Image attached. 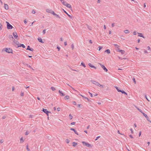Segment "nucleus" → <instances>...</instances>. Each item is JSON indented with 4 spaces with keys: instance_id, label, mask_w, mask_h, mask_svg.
I'll return each instance as SVG.
<instances>
[{
    "instance_id": "f257e3e1",
    "label": "nucleus",
    "mask_w": 151,
    "mask_h": 151,
    "mask_svg": "<svg viewBox=\"0 0 151 151\" xmlns=\"http://www.w3.org/2000/svg\"><path fill=\"white\" fill-rule=\"evenodd\" d=\"M91 82L93 84H95V85L99 86V87H101V88H103V86L102 85H101L99 84V83L96 82V81H95L93 80H91Z\"/></svg>"
},
{
    "instance_id": "f03ea898",
    "label": "nucleus",
    "mask_w": 151,
    "mask_h": 151,
    "mask_svg": "<svg viewBox=\"0 0 151 151\" xmlns=\"http://www.w3.org/2000/svg\"><path fill=\"white\" fill-rule=\"evenodd\" d=\"M82 143L83 145H86L88 147H93V145H91L88 143L86 142H85L83 141L82 142Z\"/></svg>"
},
{
    "instance_id": "7ed1b4c3",
    "label": "nucleus",
    "mask_w": 151,
    "mask_h": 151,
    "mask_svg": "<svg viewBox=\"0 0 151 151\" xmlns=\"http://www.w3.org/2000/svg\"><path fill=\"white\" fill-rule=\"evenodd\" d=\"M4 50L7 52L8 53H12V49L9 48H6L4 49Z\"/></svg>"
},
{
    "instance_id": "20e7f679",
    "label": "nucleus",
    "mask_w": 151,
    "mask_h": 151,
    "mask_svg": "<svg viewBox=\"0 0 151 151\" xmlns=\"http://www.w3.org/2000/svg\"><path fill=\"white\" fill-rule=\"evenodd\" d=\"M63 5L66 6V7H67L68 8H72L71 5L70 4H68L66 1H63Z\"/></svg>"
},
{
    "instance_id": "39448f33",
    "label": "nucleus",
    "mask_w": 151,
    "mask_h": 151,
    "mask_svg": "<svg viewBox=\"0 0 151 151\" xmlns=\"http://www.w3.org/2000/svg\"><path fill=\"white\" fill-rule=\"evenodd\" d=\"M6 22L7 24V28L8 29H12L13 28V26L8 22Z\"/></svg>"
},
{
    "instance_id": "423d86ee",
    "label": "nucleus",
    "mask_w": 151,
    "mask_h": 151,
    "mask_svg": "<svg viewBox=\"0 0 151 151\" xmlns=\"http://www.w3.org/2000/svg\"><path fill=\"white\" fill-rule=\"evenodd\" d=\"M13 36H14V38L16 39L17 40L18 39V36L17 33L16 32H14L13 33Z\"/></svg>"
},
{
    "instance_id": "0eeeda50",
    "label": "nucleus",
    "mask_w": 151,
    "mask_h": 151,
    "mask_svg": "<svg viewBox=\"0 0 151 151\" xmlns=\"http://www.w3.org/2000/svg\"><path fill=\"white\" fill-rule=\"evenodd\" d=\"M42 111H43L45 113V114L46 113H51V112L49 111L46 109H45L44 108H43L42 110Z\"/></svg>"
},
{
    "instance_id": "6e6552de",
    "label": "nucleus",
    "mask_w": 151,
    "mask_h": 151,
    "mask_svg": "<svg viewBox=\"0 0 151 151\" xmlns=\"http://www.w3.org/2000/svg\"><path fill=\"white\" fill-rule=\"evenodd\" d=\"M117 51L118 52H121V53L122 54H124L125 52V51L124 50H120L119 49Z\"/></svg>"
},
{
    "instance_id": "1a4fd4ad",
    "label": "nucleus",
    "mask_w": 151,
    "mask_h": 151,
    "mask_svg": "<svg viewBox=\"0 0 151 151\" xmlns=\"http://www.w3.org/2000/svg\"><path fill=\"white\" fill-rule=\"evenodd\" d=\"M22 47L23 48H25V46L23 44H20L19 46H18L17 47Z\"/></svg>"
},
{
    "instance_id": "9d476101",
    "label": "nucleus",
    "mask_w": 151,
    "mask_h": 151,
    "mask_svg": "<svg viewBox=\"0 0 151 151\" xmlns=\"http://www.w3.org/2000/svg\"><path fill=\"white\" fill-rule=\"evenodd\" d=\"M88 65L91 67V68H96V67L95 66H94V65H92V64L90 63H89L88 64Z\"/></svg>"
},
{
    "instance_id": "9b49d317",
    "label": "nucleus",
    "mask_w": 151,
    "mask_h": 151,
    "mask_svg": "<svg viewBox=\"0 0 151 151\" xmlns=\"http://www.w3.org/2000/svg\"><path fill=\"white\" fill-rule=\"evenodd\" d=\"M63 11H64V12L68 15V16L70 18H72V16L69 14L65 10H64V9H63Z\"/></svg>"
},
{
    "instance_id": "f8f14e48",
    "label": "nucleus",
    "mask_w": 151,
    "mask_h": 151,
    "mask_svg": "<svg viewBox=\"0 0 151 151\" xmlns=\"http://www.w3.org/2000/svg\"><path fill=\"white\" fill-rule=\"evenodd\" d=\"M4 8L6 9H9L8 5L7 4H4Z\"/></svg>"
},
{
    "instance_id": "ddd939ff",
    "label": "nucleus",
    "mask_w": 151,
    "mask_h": 151,
    "mask_svg": "<svg viewBox=\"0 0 151 151\" xmlns=\"http://www.w3.org/2000/svg\"><path fill=\"white\" fill-rule=\"evenodd\" d=\"M137 34H138V36L142 37L143 38H144L142 33L138 32Z\"/></svg>"
},
{
    "instance_id": "4468645a",
    "label": "nucleus",
    "mask_w": 151,
    "mask_h": 151,
    "mask_svg": "<svg viewBox=\"0 0 151 151\" xmlns=\"http://www.w3.org/2000/svg\"><path fill=\"white\" fill-rule=\"evenodd\" d=\"M79 94L82 97L84 98L85 99H87L88 101H90V100L88 98L85 97L84 96H83V95H81V94Z\"/></svg>"
},
{
    "instance_id": "2eb2a0df",
    "label": "nucleus",
    "mask_w": 151,
    "mask_h": 151,
    "mask_svg": "<svg viewBox=\"0 0 151 151\" xmlns=\"http://www.w3.org/2000/svg\"><path fill=\"white\" fill-rule=\"evenodd\" d=\"M37 39H38V41L39 42H40L42 43H44V42H43V41H42V39L41 38H40V37L38 38Z\"/></svg>"
},
{
    "instance_id": "dca6fc26",
    "label": "nucleus",
    "mask_w": 151,
    "mask_h": 151,
    "mask_svg": "<svg viewBox=\"0 0 151 151\" xmlns=\"http://www.w3.org/2000/svg\"><path fill=\"white\" fill-rule=\"evenodd\" d=\"M59 93L60 94L61 96H64L65 95V94L63 93L60 90L59 91Z\"/></svg>"
},
{
    "instance_id": "f3484780",
    "label": "nucleus",
    "mask_w": 151,
    "mask_h": 151,
    "mask_svg": "<svg viewBox=\"0 0 151 151\" xmlns=\"http://www.w3.org/2000/svg\"><path fill=\"white\" fill-rule=\"evenodd\" d=\"M52 11V10L51 9H46V12L49 13L51 14V12Z\"/></svg>"
},
{
    "instance_id": "a211bd4d",
    "label": "nucleus",
    "mask_w": 151,
    "mask_h": 151,
    "mask_svg": "<svg viewBox=\"0 0 151 151\" xmlns=\"http://www.w3.org/2000/svg\"><path fill=\"white\" fill-rule=\"evenodd\" d=\"M124 32L126 34L129 33V31L127 29L125 30H124Z\"/></svg>"
},
{
    "instance_id": "6ab92c4d",
    "label": "nucleus",
    "mask_w": 151,
    "mask_h": 151,
    "mask_svg": "<svg viewBox=\"0 0 151 151\" xmlns=\"http://www.w3.org/2000/svg\"><path fill=\"white\" fill-rule=\"evenodd\" d=\"M64 99L65 100L68 99H69V96H66L64 97Z\"/></svg>"
},
{
    "instance_id": "aec40b11",
    "label": "nucleus",
    "mask_w": 151,
    "mask_h": 151,
    "mask_svg": "<svg viewBox=\"0 0 151 151\" xmlns=\"http://www.w3.org/2000/svg\"><path fill=\"white\" fill-rule=\"evenodd\" d=\"M105 52L108 54H109L110 53V51L109 49H107L105 50Z\"/></svg>"
},
{
    "instance_id": "412c9836",
    "label": "nucleus",
    "mask_w": 151,
    "mask_h": 151,
    "mask_svg": "<svg viewBox=\"0 0 151 151\" xmlns=\"http://www.w3.org/2000/svg\"><path fill=\"white\" fill-rule=\"evenodd\" d=\"M120 92H122V93H124V94H126L127 95V93H126L124 91L121 90Z\"/></svg>"
},
{
    "instance_id": "4be33fe9",
    "label": "nucleus",
    "mask_w": 151,
    "mask_h": 151,
    "mask_svg": "<svg viewBox=\"0 0 151 151\" xmlns=\"http://www.w3.org/2000/svg\"><path fill=\"white\" fill-rule=\"evenodd\" d=\"M24 142L23 139V137H22L20 139V143H22Z\"/></svg>"
},
{
    "instance_id": "5701e85b",
    "label": "nucleus",
    "mask_w": 151,
    "mask_h": 151,
    "mask_svg": "<svg viewBox=\"0 0 151 151\" xmlns=\"http://www.w3.org/2000/svg\"><path fill=\"white\" fill-rule=\"evenodd\" d=\"M142 114H143L144 116L146 118H147L148 117L147 115L145 114L144 112H143Z\"/></svg>"
},
{
    "instance_id": "b1692460",
    "label": "nucleus",
    "mask_w": 151,
    "mask_h": 151,
    "mask_svg": "<svg viewBox=\"0 0 151 151\" xmlns=\"http://www.w3.org/2000/svg\"><path fill=\"white\" fill-rule=\"evenodd\" d=\"M81 65L83 66V67H84L85 68L86 67V66L85 64L83 62L81 63Z\"/></svg>"
},
{
    "instance_id": "393cba45",
    "label": "nucleus",
    "mask_w": 151,
    "mask_h": 151,
    "mask_svg": "<svg viewBox=\"0 0 151 151\" xmlns=\"http://www.w3.org/2000/svg\"><path fill=\"white\" fill-rule=\"evenodd\" d=\"M51 89L52 91H54L56 90V89L54 87H52L51 88Z\"/></svg>"
},
{
    "instance_id": "a878e982",
    "label": "nucleus",
    "mask_w": 151,
    "mask_h": 151,
    "mask_svg": "<svg viewBox=\"0 0 151 151\" xmlns=\"http://www.w3.org/2000/svg\"><path fill=\"white\" fill-rule=\"evenodd\" d=\"M73 147L76 146V145L77 144V143H76L75 142H73Z\"/></svg>"
},
{
    "instance_id": "bb28decb",
    "label": "nucleus",
    "mask_w": 151,
    "mask_h": 151,
    "mask_svg": "<svg viewBox=\"0 0 151 151\" xmlns=\"http://www.w3.org/2000/svg\"><path fill=\"white\" fill-rule=\"evenodd\" d=\"M15 43L17 45L19 46V42L18 41H16V42H15Z\"/></svg>"
},
{
    "instance_id": "cd10ccee",
    "label": "nucleus",
    "mask_w": 151,
    "mask_h": 151,
    "mask_svg": "<svg viewBox=\"0 0 151 151\" xmlns=\"http://www.w3.org/2000/svg\"><path fill=\"white\" fill-rule=\"evenodd\" d=\"M54 16L57 18H60V17L59 15H58V14H55V15Z\"/></svg>"
},
{
    "instance_id": "c85d7f7f",
    "label": "nucleus",
    "mask_w": 151,
    "mask_h": 151,
    "mask_svg": "<svg viewBox=\"0 0 151 151\" xmlns=\"http://www.w3.org/2000/svg\"><path fill=\"white\" fill-rule=\"evenodd\" d=\"M115 88L117 90V91L118 92H120V91L121 90H119V88H118L117 87V86H115Z\"/></svg>"
},
{
    "instance_id": "c756f323",
    "label": "nucleus",
    "mask_w": 151,
    "mask_h": 151,
    "mask_svg": "<svg viewBox=\"0 0 151 151\" xmlns=\"http://www.w3.org/2000/svg\"><path fill=\"white\" fill-rule=\"evenodd\" d=\"M9 38L10 39H11V38H12V39H14V38H13V37L11 35H9Z\"/></svg>"
},
{
    "instance_id": "7c9ffc66",
    "label": "nucleus",
    "mask_w": 151,
    "mask_h": 151,
    "mask_svg": "<svg viewBox=\"0 0 151 151\" xmlns=\"http://www.w3.org/2000/svg\"><path fill=\"white\" fill-rule=\"evenodd\" d=\"M87 27L90 30H91L92 29V27L91 26L87 25Z\"/></svg>"
},
{
    "instance_id": "2f4dec72",
    "label": "nucleus",
    "mask_w": 151,
    "mask_h": 151,
    "mask_svg": "<svg viewBox=\"0 0 151 151\" xmlns=\"http://www.w3.org/2000/svg\"><path fill=\"white\" fill-rule=\"evenodd\" d=\"M137 33L138 32H137L136 31H134L133 32V33L134 35H137Z\"/></svg>"
},
{
    "instance_id": "473e14b6",
    "label": "nucleus",
    "mask_w": 151,
    "mask_h": 151,
    "mask_svg": "<svg viewBox=\"0 0 151 151\" xmlns=\"http://www.w3.org/2000/svg\"><path fill=\"white\" fill-rule=\"evenodd\" d=\"M69 117L70 119H71L73 118V116L71 114H69Z\"/></svg>"
},
{
    "instance_id": "72a5a7b5",
    "label": "nucleus",
    "mask_w": 151,
    "mask_h": 151,
    "mask_svg": "<svg viewBox=\"0 0 151 151\" xmlns=\"http://www.w3.org/2000/svg\"><path fill=\"white\" fill-rule=\"evenodd\" d=\"M70 142V140L68 139H67L66 140V142L68 144Z\"/></svg>"
},
{
    "instance_id": "f704fd0d",
    "label": "nucleus",
    "mask_w": 151,
    "mask_h": 151,
    "mask_svg": "<svg viewBox=\"0 0 151 151\" xmlns=\"http://www.w3.org/2000/svg\"><path fill=\"white\" fill-rule=\"evenodd\" d=\"M2 25L1 24H0V31H1L2 29Z\"/></svg>"
},
{
    "instance_id": "c9c22d12",
    "label": "nucleus",
    "mask_w": 151,
    "mask_h": 151,
    "mask_svg": "<svg viewBox=\"0 0 151 151\" xmlns=\"http://www.w3.org/2000/svg\"><path fill=\"white\" fill-rule=\"evenodd\" d=\"M136 108L140 112H141L142 113L143 112L140 109H139V108H138L137 107H136Z\"/></svg>"
},
{
    "instance_id": "e433bc0d",
    "label": "nucleus",
    "mask_w": 151,
    "mask_h": 151,
    "mask_svg": "<svg viewBox=\"0 0 151 151\" xmlns=\"http://www.w3.org/2000/svg\"><path fill=\"white\" fill-rule=\"evenodd\" d=\"M71 47L72 49L73 50L74 48V46L73 44H72L71 45Z\"/></svg>"
},
{
    "instance_id": "4c0bfd02",
    "label": "nucleus",
    "mask_w": 151,
    "mask_h": 151,
    "mask_svg": "<svg viewBox=\"0 0 151 151\" xmlns=\"http://www.w3.org/2000/svg\"><path fill=\"white\" fill-rule=\"evenodd\" d=\"M51 14H52L54 15H55V13L53 11H52L51 12Z\"/></svg>"
},
{
    "instance_id": "58836bf2",
    "label": "nucleus",
    "mask_w": 151,
    "mask_h": 151,
    "mask_svg": "<svg viewBox=\"0 0 151 151\" xmlns=\"http://www.w3.org/2000/svg\"><path fill=\"white\" fill-rule=\"evenodd\" d=\"M30 47L29 46H28L27 48V50H29Z\"/></svg>"
},
{
    "instance_id": "ea45409f",
    "label": "nucleus",
    "mask_w": 151,
    "mask_h": 151,
    "mask_svg": "<svg viewBox=\"0 0 151 151\" xmlns=\"http://www.w3.org/2000/svg\"><path fill=\"white\" fill-rule=\"evenodd\" d=\"M24 92L22 91L21 92L20 95L21 96H24Z\"/></svg>"
},
{
    "instance_id": "a19ab883",
    "label": "nucleus",
    "mask_w": 151,
    "mask_h": 151,
    "mask_svg": "<svg viewBox=\"0 0 151 151\" xmlns=\"http://www.w3.org/2000/svg\"><path fill=\"white\" fill-rule=\"evenodd\" d=\"M29 133L28 131H26L25 133V134L26 135H27L29 134Z\"/></svg>"
},
{
    "instance_id": "79ce46f5",
    "label": "nucleus",
    "mask_w": 151,
    "mask_h": 151,
    "mask_svg": "<svg viewBox=\"0 0 151 151\" xmlns=\"http://www.w3.org/2000/svg\"><path fill=\"white\" fill-rule=\"evenodd\" d=\"M74 132L77 135H78V133L76 131V130H75V131H74Z\"/></svg>"
},
{
    "instance_id": "37998d69",
    "label": "nucleus",
    "mask_w": 151,
    "mask_h": 151,
    "mask_svg": "<svg viewBox=\"0 0 151 151\" xmlns=\"http://www.w3.org/2000/svg\"><path fill=\"white\" fill-rule=\"evenodd\" d=\"M61 109L60 107H58L57 109V110L58 111H60Z\"/></svg>"
},
{
    "instance_id": "c03bdc74",
    "label": "nucleus",
    "mask_w": 151,
    "mask_h": 151,
    "mask_svg": "<svg viewBox=\"0 0 151 151\" xmlns=\"http://www.w3.org/2000/svg\"><path fill=\"white\" fill-rule=\"evenodd\" d=\"M76 123V122H72V123H71L70 124L71 125H74Z\"/></svg>"
},
{
    "instance_id": "a18cd8bd",
    "label": "nucleus",
    "mask_w": 151,
    "mask_h": 151,
    "mask_svg": "<svg viewBox=\"0 0 151 151\" xmlns=\"http://www.w3.org/2000/svg\"><path fill=\"white\" fill-rule=\"evenodd\" d=\"M147 48L148 50H150V47L149 46H148L147 47Z\"/></svg>"
},
{
    "instance_id": "49530a36",
    "label": "nucleus",
    "mask_w": 151,
    "mask_h": 151,
    "mask_svg": "<svg viewBox=\"0 0 151 151\" xmlns=\"http://www.w3.org/2000/svg\"><path fill=\"white\" fill-rule=\"evenodd\" d=\"M99 50L100 51L101 49L102 48V47L99 46Z\"/></svg>"
},
{
    "instance_id": "de8ad7c7",
    "label": "nucleus",
    "mask_w": 151,
    "mask_h": 151,
    "mask_svg": "<svg viewBox=\"0 0 151 151\" xmlns=\"http://www.w3.org/2000/svg\"><path fill=\"white\" fill-rule=\"evenodd\" d=\"M131 131V132L132 134H133V130L132 129H130Z\"/></svg>"
},
{
    "instance_id": "09e8293b",
    "label": "nucleus",
    "mask_w": 151,
    "mask_h": 151,
    "mask_svg": "<svg viewBox=\"0 0 151 151\" xmlns=\"http://www.w3.org/2000/svg\"><path fill=\"white\" fill-rule=\"evenodd\" d=\"M4 142L3 139H1L0 140V142L1 143H2Z\"/></svg>"
},
{
    "instance_id": "8fccbe9b",
    "label": "nucleus",
    "mask_w": 151,
    "mask_h": 151,
    "mask_svg": "<svg viewBox=\"0 0 151 151\" xmlns=\"http://www.w3.org/2000/svg\"><path fill=\"white\" fill-rule=\"evenodd\" d=\"M89 94H90V95L91 96V97H93V95H92V93H90V92H89Z\"/></svg>"
},
{
    "instance_id": "3c124183",
    "label": "nucleus",
    "mask_w": 151,
    "mask_h": 151,
    "mask_svg": "<svg viewBox=\"0 0 151 151\" xmlns=\"http://www.w3.org/2000/svg\"><path fill=\"white\" fill-rule=\"evenodd\" d=\"M27 150L28 151H29L30 150L29 148L28 147V145H27Z\"/></svg>"
},
{
    "instance_id": "603ef678",
    "label": "nucleus",
    "mask_w": 151,
    "mask_h": 151,
    "mask_svg": "<svg viewBox=\"0 0 151 151\" xmlns=\"http://www.w3.org/2000/svg\"><path fill=\"white\" fill-rule=\"evenodd\" d=\"M100 137V136H99L98 137H97L96 138V139H95V140H97L98 138H99Z\"/></svg>"
},
{
    "instance_id": "864d4df0",
    "label": "nucleus",
    "mask_w": 151,
    "mask_h": 151,
    "mask_svg": "<svg viewBox=\"0 0 151 151\" xmlns=\"http://www.w3.org/2000/svg\"><path fill=\"white\" fill-rule=\"evenodd\" d=\"M32 13L33 14H35V12L34 10H32Z\"/></svg>"
},
{
    "instance_id": "5fc2aeb1",
    "label": "nucleus",
    "mask_w": 151,
    "mask_h": 151,
    "mask_svg": "<svg viewBox=\"0 0 151 151\" xmlns=\"http://www.w3.org/2000/svg\"><path fill=\"white\" fill-rule=\"evenodd\" d=\"M45 31H46V30L45 29H44L43 32H42V33L43 34H44L45 33Z\"/></svg>"
},
{
    "instance_id": "6e6d98bb",
    "label": "nucleus",
    "mask_w": 151,
    "mask_h": 151,
    "mask_svg": "<svg viewBox=\"0 0 151 151\" xmlns=\"http://www.w3.org/2000/svg\"><path fill=\"white\" fill-rule=\"evenodd\" d=\"M73 104L74 105H76V102L75 101H73Z\"/></svg>"
},
{
    "instance_id": "4d7b16f0",
    "label": "nucleus",
    "mask_w": 151,
    "mask_h": 151,
    "mask_svg": "<svg viewBox=\"0 0 151 151\" xmlns=\"http://www.w3.org/2000/svg\"><path fill=\"white\" fill-rule=\"evenodd\" d=\"M57 48L58 49V51H59L60 48V47L58 46L57 47Z\"/></svg>"
},
{
    "instance_id": "13d9d810",
    "label": "nucleus",
    "mask_w": 151,
    "mask_h": 151,
    "mask_svg": "<svg viewBox=\"0 0 151 151\" xmlns=\"http://www.w3.org/2000/svg\"><path fill=\"white\" fill-rule=\"evenodd\" d=\"M104 71L106 72H107L108 71L107 69L105 67H104Z\"/></svg>"
},
{
    "instance_id": "bf43d9fd",
    "label": "nucleus",
    "mask_w": 151,
    "mask_h": 151,
    "mask_svg": "<svg viewBox=\"0 0 151 151\" xmlns=\"http://www.w3.org/2000/svg\"><path fill=\"white\" fill-rule=\"evenodd\" d=\"M29 50L33 51V49L32 48H30Z\"/></svg>"
},
{
    "instance_id": "052dcab7",
    "label": "nucleus",
    "mask_w": 151,
    "mask_h": 151,
    "mask_svg": "<svg viewBox=\"0 0 151 151\" xmlns=\"http://www.w3.org/2000/svg\"><path fill=\"white\" fill-rule=\"evenodd\" d=\"M70 130H72V131H75L76 130L74 129V128H71L70 129Z\"/></svg>"
},
{
    "instance_id": "680f3d73",
    "label": "nucleus",
    "mask_w": 151,
    "mask_h": 151,
    "mask_svg": "<svg viewBox=\"0 0 151 151\" xmlns=\"http://www.w3.org/2000/svg\"><path fill=\"white\" fill-rule=\"evenodd\" d=\"M81 104H78V107L80 108V107H81Z\"/></svg>"
},
{
    "instance_id": "e2e57ef3",
    "label": "nucleus",
    "mask_w": 151,
    "mask_h": 151,
    "mask_svg": "<svg viewBox=\"0 0 151 151\" xmlns=\"http://www.w3.org/2000/svg\"><path fill=\"white\" fill-rule=\"evenodd\" d=\"M27 66L29 68H32V67L30 66V65H29L28 64L27 65Z\"/></svg>"
},
{
    "instance_id": "0e129e2a",
    "label": "nucleus",
    "mask_w": 151,
    "mask_h": 151,
    "mask_svg": "<svg viewBox=\"0 0 151 151\" xmlns=\"http://www.w3.org/2000/svg\"><path fill=\"white\" fill-rule=\"evenodd\" d=\"M144 52L145 53H148L147 51V50H145Z\"/></svg>"
},
{
    "instance_id": "69168bd1",
    "label": "nucleus",
    "mask_w": 151,
    "mask_h": 151,
    "mask_svg": "<svg viewBox=\"0 0 151 151\" xmlns=\"http://www.w3.org/2000/svg\"><path fill=\"white\" fill-rule=\"evenodd\" d=\"M133 80L134 81V82L135 83H136V81L135 80V79L134 78H133Z\"/></svg>"
},
{
    "instance_id": "338daca9",
    "label": "nucleus",
    "mask_w": 151,
    "mask_h": 151,
    "mask_svg": "<svg viewBox=\"0 0 151 151\" xmlns=\"http://www.w3.org/2000/svg\"><path fill=\"white\" fill-rule=\"evenodd\" d=\"M129 136L130 137V138H133V137H132V135H129Z\"/></svg>"
},
{
    "instance_id": "774afa93",
    "label": "nucleus",
    "mask_w": 151,
    "mask_h": 151,
    "mask_svg": "<svg viewBox=\"0 0 151 151\" xmlns=\"http://www.w3.org/2000/svg\"><path fill=\"white\" fill-rule=\"evenodd\" d=\"M64 45H65V46H66L67 45V42H64Z\"/></svg>"
}]
</instances>
